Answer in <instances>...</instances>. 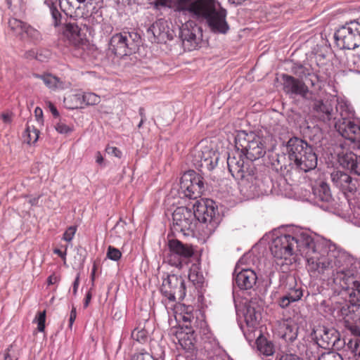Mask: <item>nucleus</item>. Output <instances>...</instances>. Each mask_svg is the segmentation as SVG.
<instances>
[{"label": "nucleus", "instance_id": "1", "mask_svg": "<svg viewBox=\"0 0 360 360\" xmlns=\"http://www.w3.org/2000/svg\"><path fill=\"white\" fill-rule=\"evenodd\" d=\"M317 250L309 249L307 253L309 271L331 276L335 284L348 290L351 304L360 306V280H356L357 268L353 259L339 249H333L328 253L334 257L333 260L327 259L323 253Z\"/></svg>", "mask_w": 360, "mask_h": 360}, {"label": "nucleus", "instance_id": "2", "mask_svg": "<svg viewBox=\"0 0 360 360\" xmlns=\"http://www.w3.org/2000/svg\"><path fill=\"white\" fill-rule=\"evenodd\" d=\"M330 240L298 226L275 229L264 234L252 248H330Z\"/></svg>", "mask_w": 360, "mask_h": 360}, {"label": "nucleus", "instance_id": "3", "mask_svg": "<svg viewBox=\"0 0 360 360\" xmlns=\"http://www.w3.org/2000/svg\"><path fill=\"white\" fill-rule=\"evenodd\" d=\"M174 11L199 20H206L211 30L226 34L229 30L226 11L216 0H176Z\"/></svg>", "mask_w": 360, "mask_h": 360}, {"label": "nucleus", "instance_id": "4", "mask_svg": "<svg viewBox=\"0 0 360 360\" xmlns=\"http://www.w3.org/2000/svg\"><path fill=\"white\" fill-rule=\"evenodd\" d=\"M286 148L290 160L300 170L307 172L316 167V155L306 141L292 138L288 141Z\"/></svg>", "mask_w": 360, "mask_h": 360}, {"label": "nucleus", "instance_id": "5", "mask_svg": "<svg viewBox=\"0 0 360 360\" xmlns=\"http://www.w3.org/2000/svg\"><path fill=\"white\" fill-rule=\"evenodd\" d=\"M235 146L251 161L262 158L266 153L264 138L252 131H238L235 137Z\"/></svg>", "mask_w": 360, "mask_h": 360}, {"label": "nucleus", "instance_id": "6", "mask_svg": "<svg viewBox=\"0 0 360 360\" xmlns=\"http://www.w3.org/2000/svg\"><path fill=\"white\" fill-rule=\"evenodd\" d=\"M337 111L339 112L341 118L335 124L336 130L343 138L356 143L357 147L360 148V126L350 119L354 115L352 108L347 103L340 102L337 106Z\"/></svg>", "mask_w": 360, "mask_h": 360}, {"label": "nucleus", "instance_id": "7", "mask_svg": "<svg viewBox=\"0 0 360 360\" xmlns=\"http://www.w3.org/2000/svg\"><path fill=\"white\" fill-rule=\"evenodd\" d=\"M193 209L198 223V233L203 236L211 235L218 226L214 206L208 202L196 201Z\"/></svg>", "mask_w": 360, "mask_h": 360}, {"label": "nucleus", "instance_id": "8", "mask_svg": "<svg viewBox=\"0 0 360 360\" xmlns=\"http://www.w3.org/2000/svg\"><path fill=\"white\" fill-rule=\"evenodd\" d=\"M189 156L196 168L207 171L214 169L219 159V154L206 141H202L195 146Z\"/></svg>", "mask_w": 360, "mask_h": 360}, {"label": "nucleus", "instance_id": "9", "mask_svg": "<svg viewBox=\"0 0 360 360\" xmlns=\"http://www.w3.org/2000/svg\"><path fill=\"white\" fill-rule=\"evenodd\" d=\"M198 223L195 211L186 207H177L172 214V229L184 236L198 233Z\"/></svg>", "mask_w": 360, "mask_h": 360}, {"label": "nucleus", "instance_id": "10", "mask_svg": "<svg viewBox=\"0 0 360 360\" xmlns=\"http://www.w3.org/2000/svg\"><path fill=\"white\" fill-rule=\"evenodd\" d=\"M338 46L342 49H354L360 46V19L347 22L335 33Z\"/></svg>", "mask_w": 360, "mask_h": 360}, {"label": "nucleus", "instance_id": "11", "mask_svg": "<svg viewBox=\"0 0 360 360\" xmlns=\"http://www.w3.org/2000/svg\"><path fill=\"white\" fill-rule=\"evenodd\" d=\"M161 292L169 302L181 301L186 295L184 279L175 274L169 275L163 280Z\"/></svg>", "mask_w": 360, "mask_h": 360}, {"label": "nucleus", "instance_id": "12", "mask_svg": "<svg viewBox=\"0 0 360 360\" xmlns=\"http://www.w3.org/2000/svg\"><path fill=\"white\" fill-rule=\"evenodd\" d=\"M180 37L186 50H195L200 47L202 41V29L195 21L188 20L180 28Z\"/></svg>", "mask_w": 360, "mask_h": 360}, {"label": "nucleus", "instance_id": "13", "mask_svg": "<svg viewBox=\"0 0 360 360\" xmlns=\"http://www.w3.org/2000/svg\"><path fill=\"white\" fill-rule=\"evenodd\" d=\"M180 190L187 198L200 197L204 191L202 178L193 170L185 172L181 177Z\"/></svg>", "mask_w": 360, "mask_h": 360}, {"label": "nucleus", "instance_id": "14", "mask_svg": "<svg viewBox=\"0 0 360 360\" xmlns=\"http://www.w3.org/2000/svg\"><path fill=\"white\" fill-rule=\"evenodd\" d=\"M133 35L130 32L117 33L111 37L109 43V50L115 55L122 57L131 54L136 47Z\"/></svg>", "mask_w": 360, "mask_h": 360}, {"label": "nucleus", "instance_id": "15", "mask_svg": "<svg viewBox=\"0 0 360 360\" xmlns=\"http://www.w3.org/2000/svg\"><path fill=\"white\" fill-rule=\"evenodd\" d=\"M314 333L317 344L323 348L340 349L346 344V340H341L339 332L333 328L321 327Z\"/></svg>", "mask_w": 360, "mask_h": 360}, {"label": "nucleus", "instance_id": "16", "mask_svg": "<svg viewBox=\"0 0 360 360\" xmlns=\"http://www.w3.org/2000/svg\"><path fill=\"white\" fill-rule=\"evenodd\" d=\"M244 180L250 184V189L254 195H266L272 191V181L265 172H250Z\"/></svg>", "mask_w": 360, "mask_h": 360}, {"label": "nucleus", "instance_id": "17", "mask_svg": "<svg viewBox=\"0 0 360 360\" xmlns=\"http://www.w3.org/2000/svg\"><path fill=\"white\" fill-rule=\"evenodd\" d=\"M198 252L193 249H168L165 260L171 266L181 269L191 261L198 262Z\"/></svg>", "mask_w": 360, "mask_h": 360}, {"label": "nucleus", "instance_id": "18", "mask_svg": "<svg viewBox=\"0 0 360 360\" xmlns=\"http://www.w3.org/2000/svg\"><path fill=\"white\" fill-rule=\"evenodd\" d=\"M207 330V323L205 321L200 319L199 325L188 326L185 325V328H182L176 334V337L179 344L185 349H191L195 342V337L197 333H205Z\"/></svg>", "mask_w": 360, "mask_h": 360}, {"label": "nucleus", "instance_id": "19", "mask_svg": "<svg viewBox=\"0 0 360 360\" xmlns=\"http://www.w3.org/2000/svg\"><path fill=\"white\" fill-rule=\"evenodd\" d=\"M243 155L240 150L236 149L234 152L228 156L227 165L229 170L236 179H244L250 173L245 165Z\"/></svg>", "mask_w": 360, "mask_h": 360}, {"label": "nucleus", "instance_id": "20", "mask_svg": "<svg viewBox=\"0 0 360 360\" xmlns=\"http://www.w3.org/2000/svg\"><path fill=\"white\" fill-rule=\"evenodd\" d=\"M355 307L356 306L345 304L338 311L339 319H342L345 328L349 330L351 334H359L360 333V328L355 323Z\"/></svg>", "mask_w": 360, "mask_h": 360}, {"label": "nucleus", "instance_id": "21", "mask_svg": "<svg viewBox=\"0 0 360 360\" xmlns=\"http://www.w3.org/2000/svg\"><path fill=\"white\" fill-rule=\"evenodd\" d=\"M283 89L287 94L300 95L305 97L309 92L308 87L302 81L292 76L283 75Z\"/></svg>", "mask_w": 360, "mask_h": 360}, {"label": "nucleus", "instance_id": "22", "mask_svg": "<svg viewBox=\"0 0 360 360\" xmlns=\"http://www.w3.org/2000/svg\"><path fill=\"white\" fill-rule=\"evenodd\" d=\"M331 180L333 184L340 188L345 193H353L356 190V184L352 177L342 171H335L331 174Z\"/></svg>", "mask_w": 360, "mask_h": 360}, {"label": "nucleus", "instance_id": "23", "mask_svg": "<svg viewBox=\"0 0 360 360\" xmlns=\"http://www.w3.org/2000/svg\"><path fill=\"white\" fill-rule=\"evenodd\" d=\"M338 162L345 169L360 176V156L353 152H342L338 155Z\"/></svg>", "mask_w": 360, "mask_h": 360}, {"label": "nucleus", "instance_id": "24", "mask_svg": "<svg viewBox=\"0 0 360 360\" xmlns=\"http://www.w3.org/2000/svg\"><path fill=\"white\" fill-rule=\"evenodd\" d=\"M257 281V276L254 271L250 269H242L235 278L236 285L240 289H250Z\"/></svg>", "mask_w": 360, "mask_h": 360}, {"label": "nucleus", "instance_id": "25", "mask_svg": "<svg viewBox=\"0 0 360 360\" xmlns=\"http://www.w3.org/2000/svg\"><path fill=\"white\" fill-rule=\"evenodd\" d=\"M313 108L323 122L330 121L333 117V105L328 100H315Z\"/></svg>", "mask_w": 360, "mask_h": 360}, {"label": "nucleus", "instance_id": "26", "mask_svg": "<svg viewBox=\"0 0 360 360\" xmlns=\"http://www.w3.org/2000/svg\"><path fill=\"white\" fill-rule=\"evenodd\" d=\"M313 194L316 202H330L333 200L329 186L323 181L313 188Z\"/></svg>", "mask_w": 360, "mask_h": 360}, {"label": "nucleus", "instance_id": "27", "mask_svg": "<svg viewBox=\"0 0 360 360\" xmlns=\"http://www.w3.org/2000/svg\"><path fill=\"white\" fill-rule=\"evenodd\" d=\"M303 296V291L301 288H292L287 293L278 300V305L284 309L288 307L290 303L301 300Z\"/></svg>", "mask_w": 360, "mask_h": 360}, {"label": "nucleus", "instance_id": "28", "mask_svg": "<svg viewBox=\"0 0 360 360\" xmlns=\"http://www.w3.org/2000/svg\"><path fill=\"white\" fill-rule=\"evenodd\" d=\"M35 78L41 79L44 84L51 89H64L69 86L68 83L60 81L58 77L51 74H34L33 75Z\"/></svg>", "mask_w": 360, "mask_h": 360}, {"label": "nucleus", "instance_id": "29", "mask_svg": "<svg viewBox=\"0 0 360 360\" xmlns=\"http://www.w3.org/2000/svg\"><path fill=\"white\" fill-rule=\"evenodd\" d=\"M63 35L72 44L77 45L79 43L81 38V30L75 22H70L65 25Z\"/></svg>", "mask_w": 360, "mask_h": 360}, {"label": "nucleus", "instance_id": "30", "mask_svg": "<svg viewBox=\"0 0 360 360\" xmlns=\"http://www.w3.org/2000/svg\"><path fill=\"white\" fill-rule=\"evenodd\" d=\"M200 252H198V262L191 261L189 264L191 266L189 269L188 278L194 284H200L202 283L203 276L202 272L200 271Z\"/></svg>", "mask_w": 360, "mask_h": 360}, {"label": "nucleus", "instance_id": "31", "mask_svg": "<svg viewBox=\"0 0 360 360\" xmlns=\"http://www.w3.org/2000/svg\"><path fill=\"white\" fill-rule=\"evenodd\" d=\"M27 25V23L15 18H11L8 20V26L11 30L21 39H25V32Z\"/></svg>", "mask_w": 360, "mask_h": 360}, {"label": "nucleus", "instance_id": "32", "mask_svg": "<svg viewBox=\"0 0 360 360\" xmlns=\"http://www.w3.org/2000/svg\"><path fill=\"white\" fill-rule=\"evenodd\" d=\"M257 349L260 354L264 356H271L274 353V347L271 341L264 337H259L256 341Z\"/></svg>", "mask_w": 360, "mask_h": 360}, {"label": "nucleus", "instance_id": "33", "mask_svg": "<svg viewBox=\"0 0 360 360\" xmlns=\"http://www.w3.org/2000/svg\"><path fill=\"white\" fill-rule=\"evenodd\" d=\"M39 135V131L35 127L27 124L22 135L24 142L30 145L34 144L37 141Z\"/></svg>", "mask_w": 360, "mask_h": 360}, {"label": "nucleus", "instance_id": "34", "mask_svg": "<svg viewBox=\"0 0 360 360\" xmlns=\"http://www.w3.org/2000/svg\"><path fill=\"white\" fill-rule=\"evenodd\" d=\"M64 103L70 109L82 108L84 103L82 101V92H78L65 97Z\"/></svg>", "mask_w": 360, "mask_h": 360}, {"label": "nucleus", "instance_id": "35", "mask_svg": "<svg viewBox=\"0 0 360 360\" xmlns=\"http://www.w3.org/2000/svg\"><path fill=\"white\" fill-rule=\"evenodd\" d=\"M352 207L351 208V213L349 214V220L354 225L360 227V202L351 203Z\"/></svg>", "mask_w": 360, "mask_h": 360}, {"label": "nucleus", "instance_id": "36", "mask_svg": "<svg viewBox=\"0 0 360 360\" xmlns=\"http://www.w3.org/2000/svg\"><path fill=\"white\" fill-rule=\"evenodd\" d=\"M82 97L86 105H94L101 102L100 96L92 92H82Z\"/></svg>", "mask_w": 360, "mask_h": 360}, {"label": "nucleus", "instance_id": "37", "mask_svg": "<svg viewBox=\"0 0 360 360\" xmlns=\"http://www.w3.org/2000/svg\"><path fill=\"white\" fill-rule=\"evenodd\" d=\"M46 316V310L38 311L33 320V323L37 325V330L39 332H44L45 330Z\"/></svg>", "mask_w": 360, "mask_h": 360}, {"label": "nucleus", "instance_id": "38", "mask_svg": "<svg viewBox=\"0 0 360 360\" xmlns=\"http://www.w3.org/2000/svg\"><path fill=\"white\" fill-rule=\"evenodd\" d=\"M25 38L30 39L33 41H39L41 39V34L38 30L27 24L25 32Z\"/></svg>", "mask_w": 360, "mask_h": 360}, {"label": "nucleus", "instance_id": "39", "mask_svg": "<svg viewBox=\"0 0 360 360\" xmlns=\"http://www.w3.org/2000/svg\"><path fill=\"white\" fill-rule=\"evenodd\" d=\"M131 338L139 342L143 343L148 339V332L144 328H135L131 333Z\"/></svg>", "mask_w": 360, "mask_h": 360}, {"label": "nucleus", "instance_id": "40", "mask_svg": "<svg viewBox=\"0 0 360 360\" xmlns=\"http://www.w3.org/2000/svg\"><path fill=\"white\" fill-rule=\"evenodd\" d=\"M50 11L53 20V24L55 27L58 26L61 24V20H62V14L57 9L56 6H53V4H51L49 6Z\"/></svg>", "mask_w": 360, "mask_h": 360}, {"label": "nucleus", "instance_id": "41", "mask_svg": "<svg viewBox=\"0 0 360 360\" xmlns=\"http://www.w3.org/2000/svg\"><path fill=\"white\" fill-rule=\"evenodd\" d=\"M125 226L126 223L123 221L117 222L115 226L111 230L110 236L117 235L118 237H121L125 234Z\"/></svg>", "mask_w": 360, "mask_h": 360}, {"label": "nucleus", "instance_id": "42", "mask_svg": "<svg viewBox=\"0 0 360 360\" xmlns=\"http://www.w3.org/2000/svg\"><path fill=\"white\" fill-rule=\"evenodd\" d=\"M162 24L163 22L161 20L156 21L149 27L148 32H151L155 37L160 38L163 34V32L160 30Z\"/></svg>", "mask_w": 360, "mask_h": 360}, {"label": "nucleus", "instance_id": "43", "mask_svg": "<svg viewBox=\"0 0 360 360\" xmlns=\"http://www.w3.org/2000/svg\"><path fill=\"white\" fill-rule=\"evenodd\" d=\"M271 254L277 260L283 259V255L291 256L293 249H270Z\"/></svg>", "mask_w": 360, "mask_h": 360}, {"label": "nucleus", "instance_id": "44", "mask_svg": "<svg viewBox=\"0 0 360 360\" xmlns=\"http://www.w3.org/2000/svg\"><path fill=\"white\" fill-rule=\"evenodd\" d=\"M317 360H344L342 355L335 352L323 353Z\"/></svg>", "mask_w": 360, "mask_h": 360}, {"label": "nucleus", "instance_id": "45", "mask_svg": "<svg viewBox=\"0 0 360 360\" xmlns=\"http://www.w3.org/2000/svg\"><path fill=\"white\" fill-rule=\"evenodd\" d=\"M182 319L184 321V325L182 328H185V325L188 326H193L194 325H199V321L200 320H198L197 318H195L194 316L188 312H186L185 314L183 315Z\"/></svg>", "mask_w": 360, "mask_h": 360}, {"label": "nucleus", "instance_id": "46", "mask_svg": "<svg viewBox=\"0 0 360 360\" xmlns=\"http://www.w3.org/2000/svg\"><path fill=\"white\" fill-rule=\"evenodd\" d=\"M294 73L301 79L311 75V73L309 72V70L302 65L296 67L295 68Z\"/></svg>", "mask_w": 360, "mask_h": 360}, {"label": "nucleus", "instance_id": "47", "mask_svg": "<svg viewBox=\"0 0 360 360\" xmlns=\"http://www.w3.org/2000/svg\"><path fill=\"white\" fill-rule=\"evenodd\" d=\"M122 252L119 249H108L107 257L110 259L117 261L120 259Z\"/></svg>", "mask_w": 360, "mask_h": 360}, {"label": "nucleus", "instance_id": "48", "mask_svg": "<svg viewBox=\"0 0 360 360\" xmlns=\"http://www.w3.org/2000/svg\"><path fill=\"white\" fill-rule=\"evenodd\" d=\"M55 129L60 134H68L71 131V129L63 122H57L55 124Z\"/></svg>", "mask_w": 360, "mask_h": 360}, {"label": "nucleus", "instance_id": "49", "mask_svg": "<svg viewBox=\"0 0 360 360\" xmlns=\"http://www.w3.org/2000/svg\"><path fill=\"white\" fill-rule=\"evenodd\" d=\"M132 360H155L152 355L148 352H139L133 356Z\"/></svg>", "mask_w": 360, "mask_h": 360}, {"label": "nucleus", "instance_id": "50", "mask_svg": "<svg viewBox=\"0 0 360 360\" xmlns=\"http://www.w3.org/2000/svg\"><path fill=\"white\" fill-rule=\"evenodd\" d=\"M76 233V227L70 226L69 227L63 234V239L66 241H70L74 237Z\"/></svg>", "mask_w": 360, "mask_h": 360}, {"label": "nucleus", "instance_id": "51", "mask_svg": "<svg viewBox=\"0 0 360 360\" xmlns=\"http://www.w3.org/2000/svg\"><path fill=\"white\" fill-rule=\"evenodd\" d=\"M105 151L108 155H113L116 158H120L122 156V152L117 148L114 146H107Z\"/></svg>", "mask_w": 360, "mask_h": 360}, {"label": "nucleus", "instance_id": "52", "mask_svg": "<svg viewBox=\"0 0 360 360\" xmlns=\"http://www.w3.org/2000/svg\"><path fill=\"white\" fill-rule=\"evenodd\" d=\"M13 345H10L5 350L4 360H18V356H13L11 354V351L12 350Z\"/></svg>", "mask_w": 360, "mask_h": 360}, {"label": "nucleus", "instance_id": "53", "mask_svg": "<svg viewBox=\"0 0 360 360\" xmlns=\"http://www.w3.org/2000/svg\"><path fill=\"white\" fill-rule=\"evenodd\" d=\"M36 120L39 124H43V111L39 107H37L34 110Z\"/></svg>", "mask_w": 360, "mask_h": 360}, {"label": "nucleus", "instance_id": "54", "mask_svg": "<svg viewBox=\"0 0 360 360\" xmlns=\"http://www.w3.org/2000/svg\"><path fill=\"white\" fill-rule=\"evenodd\" d=\"M168 248H185L184 245L177 239L169 238Z\"/></svg>", "mask_w": 360, "mask_h": 360}, {"label": "nucleus", "instance_id": "55", "mask_svg": "<svg viewBox=\"0 0 360 360\" xmlns=\"http://www.w3.org/2000/svg\"><path fill=\"white\" fill-rule=\"evenodd\" d=\"M60 280V277L59 276L56 275L55 273H53L48 277L47 283L49 285L57 284L59 283Z\"/></svg>", "mask_w": 360, "mask_h": 360}, {"label": "nucleus", "instance_id": "56", "mask_svg": "<svg viewBox=\"0 0 360 360\" xmlns=\"http://www.w3.org/2000/svg\"><path fill=\"white\" fill-rule=\"evenodd\" d=\"M0 118L2 120L4 123L11 124L12 122V113H11V112L2 113L0 115Z\"/></svg>", "mask_w": 360, "mask_h": 360}, {"label": "nucleus", "instance_id": "57", "mask_svg": "<svg viewBox=\"0 0 360 360\" xmlns=\"http://www.w3.org/2000/svg\"><path fill=\"white\" fill-rule=\"evenodd\" d=\"M77 317L76 308L73 306L70 314L69 327L71 328Z\"/></svg>", "mask_w": 360, "mask_h": 360}, {"label": "nucleus", "instance_id": "58", "mask_svg": "<svg viewBox=\"0 0 360 360\" xmlns=\"http://www.w3.org/2000/svg\"><path fill=\"white\" fill-rule=\"evenodd\" d=\"M66 2L69 6L68 11L71 13L73 11L80 8L75 0H67Z\"/></svg>", "mask_w": 360, "mask_h": 360}, {"label": "nucleus", "instance_id": "59", "mask_svg": "<svg viewBox=\"0 0 360 360\" xmlns=\"http://www.w3.org/2000/svg\"><path fill=\"white\" fill-rule=\"evenodd\" d=\"M171 0H155L154 6L158 8L160 6H169Z\"/></svg>", "mask_w": 360, "mask_h": 360}, {"label": "nucleus", "instance_id": "60", "mask_svg": "<svg viewBox=\"0 0 360 360\" xmlns=\"http://www.w3.org/2000/svg\"><path fill=\"white\" fill-rule=\"evenodd\" d=\"M257 319V318L255 315H254V318L252 317L251 314H250V315L247 314L245 316V320H246L247 323L248 325H251L252 326H254L256 324Z\"/></svg>", "mask_w": 360, "mask_h": 360}, {"label": "nucleus", "instance_id": "61", "mask_svg": "<svg viewBox=\"0 0 360 360\" xmlns=\"http://www.w3.org/2000/svg\"><path fill=\"white\" fill-rule=\"evenodd\" d=\"M278 360H300V358H298L295 355L292 354H283L281 356Z\"/></svg>", "mask_w": 360, "mask_h": 360}, {"label": "nucleus", "instance_id": "62", "mask_svg": "<svg viewBox=\"0 0 360 360\" xmlns=\"http://www.w3.org/2000/svg\"><path fill=\"white\" fill-rule=\"evenodd\" d=\"M79 275L77 274L75 278V280L73 283V286H72V292H73L74 295H76V293L77 292V289L79 287Z\"/></svg>", "mask_w": 360, "mask_h": 360}, {"label": "nucleus", "instance_id": "63", "mask_svg": "<svg viewBox=\"0 0 360 360\" xmlns=\"http://www.w3.org/2000/svg\"><path fill=\"white\" fill-rule=\"evenodd\" d=\"M53 252L60 257L65 258V256L66 255V249H53Z\"/></svg>", "mask_w": 360, "mask_h": 360}, {"label": "nucleus", "instance_id": "64", "mask_svg": "<svg viewBox=\"0 0 360 360\" xmlns=\"http://www.w3.org/2000/svg\"><path fill=\"white\" fill-rule=\"evenodd\" d=\"M95 158H96V162L98 164L102 165L103 163V155H101V152H99V151L96 152Z\"/></svg>", "mask_w": 360, "mask_h": 360}]
</instances>
